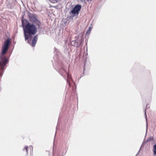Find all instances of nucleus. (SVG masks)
<instances>
[{"label": "nucleus", "mask_w": 156, "mask_h": 156, "mask_svg": "<svg viewBox=\"0 0 156 156\" xmlns=\"http://www.w3.org/2000/svg\"><path fill=\"white\" fill-rule=\"evenodd\" d=\"M22 25L23 28L24 34L25 41L27 43L30 44L33 38L37 32V28L35 25L27 23L24 27L23 21L22 20Z\"/></svg>", "instance_id": "1"}, {"label": "nucleus", "mask_w": 156, "mask_h": 156, "mask_svg": "<svg viewBox=\"0 0 156 156\" xmlns=\"http://www.w3.org/2000/svg\"><path fill=\"white\" fill-rule=\"evenodd\" d=\"M10 43V40L8 38L4 42L2 45V53L0 56V66H1L2 70L4 69V67L7 65L9 61V59L5 55V54L8 50ZM2 73L0 72V76H2Z\"/></svg>", "instance_id": "2"}, {"label": "nucleus", "mask_w": 156, "mask_h": 156, "mask_svg": "<svg viewBox=\"0 0 156 156\" xmlns=\"http://www.w3.org/2000/svg\"><path fill=\"white\" fill-rule=\"evenodd\" d=\"M59 74L63 77H65L66 76H67V79L66 81L69 87L71 86L70 82L72 81L71 76L65 70L63 67L62 66H58L56 69Z\"/></svg>", "instance_id": "3"}, {"label": "nucleus", "mask_w": 156, "mask_h": 156, "mask_svg": "<svg viewBox=\"0 0 156 156\" xmlns=\"http://www.w3.org/2000/svg\"><path fill=\"white\" fill-rule=\"evenodd\" d=\"M30 21L36 27L37 29L40 30L41 29V22L37 19V17L34 14H31L29 16Z\"/></svg>", "instance_id": "4"}, {"label": "nucleus", "mask_w": 156, "mask_h": 156, "mask_svg": "<svg viewBox=\"0 0 156 156\" xmlns=\"http://www.w3.org/2000/svg\"><path fill=\"white\" fill-rule=\"evenodd\" d=\"M83 40L81 37H78L75 40L71 42V44L72 46L76 47H80L82 46Z\"/></svg>", "instance_id": "5"}, {"label": "nucleus", "mask_w": 156, "mask_h": 156, "mask_svg": "<svg viewBox=\"0 0 156 156\" xmlns=\"http://www.w3.org/2000/svg\"><path fill=\"white\" fill-rule=\"evenodd\" d=\"M81 8V6L80 5H76L73 9L70 12V14L72 17H74L76 15L78 16Z\"/></svg>", "instance_id": "6"}, {"label": "nucleus", "mask_w": 156, "mask_h": 156, "mask_svg": "<svg viewBox=\"0 0 156 156\" xmlns=\"http://www.w3.org/2000/svg\"><path fill=\"white\" fill-rule=\"evenodd\" d=\"M54 53L55 55L54 56L53 58L55 60L56 59L58 58V56L59 54L58 50L55 47L54 48Z\"/></svg>", "instance_id": "7"}, {"label": "nucleus", "mask_w": 156, "mask_h": 156, "mask_svg": "<svg viewBox=\"0 0 156 156\" xmlns=\"http://www.w3.org/2000/svg\"><path fill=\"white\" fill-rule=\"evenodd\" d=\"M37 35H36L34 37L32 41V43L31 44L32 46H33V47H34L35 46L37 41Z\"/></svg>", "instance_id": "8"}, {"label": "nucleus", "mask_w": 156, "mask_h": 156, "mask_svg": "<svg viewBox=\"0 0 156 156\" xmlns=\"http://www.w3.org/2000/svg\"><path fill=\"white\" fill-rule=\"evenodd\" d=\"M23 151H25L26 152L27 155L28 154V147L27 146H25L24 148H23Z\"/></svg>", "instance_id": "9"}, {"label": "nucleus", "mask_w": 156, "mask_h": 156, "mask_svg": "<svg viewBox=\"0 0 156 156\" xmlns=\"http://www.w3.org/2000/svg\"><path fill=\"white\" fill-rule=\"evenodd\" d=\"M153 153L156 155V144H154L153 146Z\"/></svg>", "instance_id": "10"}, {"label": "nucleus", "mask_w": 156, "mask_h": 156, "mask_svg": "<svg viewBox=\"0 0 156 156\" xmlns=\"http://www.w3.org/2000/svg\"><path fill=\"white\" fill-rule=\"evenodd\" d=\"M153 138L152 137H151L150 138H148L146 141V142L150 141L151 140H153Z\"/></svg>", "instance_id": "11"}, {"label": "nucleus", "mask_w": 156, "mask_h": 156, "mask_svg": "<svg viewBox=\"0 0 156 156\" xmlns=\"http://www.w3.org/2000/svg\"><path fill=\"white\" fill-rule=\"evenodd\" d=\"M53 3L59 2L61 1V0H52Z\"/></svg>", "instance_id": "12"}, {"label": "nucleus", "mask_w": 156, "mask_h": 156, "mask_svg": "<svg viewBox=\"0 0 156 156\" xmlns=\"http://www.w3.org/2000/svg\"><path fill=\"white\" fill-rule=\"evenodd\" d=\"M30 150L31 151H33V147L32 146H30Z\"/></svg>", "instance_id": "13"}, {"label": "nucleus", "mask_w": 156, "mask_h": 156, "mask_svg": "<svg viewBox=\"0 0 156 156\" xmlns=\"http://www.w3.org/2000/svg\"><path fill=\"white\" fill-rule=\"evenodd\" d=\"M144 114H145L146 120V121H147V115H146V109L145 110V111H144Z\"/></svg>", "instance_id": "14"}, {"label": "nucleus", "mask_w": 156, "mask_h": 156, "mask_svg": "<svg viewBox=\"0 0 156 156\" xmlns=\"http://www.w3.org/2000/svg\"><path fill=\"white\" fill-rule=\"evenodd\" d=\"M90 27L89 28V29L87 31V33L90 34Z\"/></svg>", "instance_id": "15"}, {"label": "nucleus", "mask_w": 156, "mask_h": 156, "mask_svg": "<svg viewBox=\"0 0 156 156\" xmlns=\"http://www.w3.org/2000/svg\"><path fill=\"white\" fill-rule=\"evenodd\" d=\"M85 63L83 67V71L85 69Z\"/></svg>", "instance_id": "16"}, {"label": "nucleus", "mask_w": 156, "mask_h": 156, "mask_svg": "<svg viewBox=\"0 0 156 156\" xmlns=\"http://www.w3.org/2000/svg\"><path fill=\"white\" fill-rule=\"evenodd\" d=\"M144 143V142H143V143H142V145H141V147H140V149L141 148V147H142L143 146H144V145H143Z\"/></svg>", "instance_id": "17"}]
</instances>
